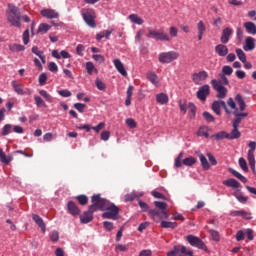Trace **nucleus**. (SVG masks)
<instances>
[{"instance_id":"53","label":"nucleus","mask_w":256,"mask_h":256,"mask_svg":"<svg viewBox=\"0 0 256 256\" xmlns=\"http://www.w3.org/2000/svg\"><path fill=\"white\" fill-rule=\"evenodd\" d=\"M117 71L121 73L123 77H127V70L125 69L124 65H116L115 66Z\"/></svg>"},{"instance_id":"55","label":"nucleus","mask_w":256,"mask_h":256,"mask_svg":"<svg viewBox=\"0 0 256 256\" xmlns=\"http://www.w3.org/2000/svg\"><path fill=\"white\" fill-rule=\"evenodd\" d=\"M222 75H232L233 74V68H231L230 66H224L222 68Z\"/></svg>"},{"instance_id":"44","label":"nucleus","mask_w":256,"mask_h":256,"mask_svg":"<svg viewBox=\"0 0 256 256\" xmlns=\"http://www.w3.org/2000/svg\"><path fill=\"white\" fill-rule=\"evenodd\" d=\"M236 54L238 59H240L242 63H245L247 61V56H245V52H243V50L237 49Z\"/></svg>"},{"instance_id":"52","label":"nucleus","mask_w":256,"mask_h":256,"mask_svg":"<svg viewBox=\"0 0 256 256\" xmlns=\"http://www.w3.org/2000/svg\"><path fill=\"white\" fill-rule=\"evenodd\" d=\"M178 34H179V29H177V27L171 26L169 28V35H170V37H177Z\"/></svg>"},{"instance_id":"50","label":"nucleus","mask_w":256,"mask_h":256,"mask_svg":"<svg viewBox=\"0 0 256 256\" xmlns=\"http://www.w3.org/2000/svg\"><path fill=\"white\" fill-rule=\"evenodd\" d=\"M39 94H40L42 97H44V99H46V101H48L49 103H51L52 97H51V95H50L49 93H47L46 90H40V91H39Z\"/></svg>"},{"instance_id":"48","label":"nucleus","mask_w":256,"mask_h":256,"mask_svg":"<svg viewBox=\"0 0 256 256\" xmlns=\"http://www.w3.org/2000/svg\"><path fill=\"white\" fill-rule=\"evenodd\" d=\"M202 115H203L205 121H207V123H213V121H215V117L213 115H211V113H209V112H203Z\"/></svg>"},{"instance_id":"3","label":"nucleus","mask_w":256,"mask_h":256,"mask_svg":"<svg viewBox=\"0 0 256 256\" xmlns=\"http://www.w3.org/2000/svg\"><path fill=\"white\" fill-rule=\"evenodd\" d=\"M8 21L13 25L14 27H20L21 26V13L19 12V8L15 7L14 5L9 4L8 5Z\"/></svg>"},{"instance_id":"11","label":"nucleus","mask_w":256,"mask_h":256,"mask_svg":"<svg viewBox=\"0 0 256 256\" xmlns=\"http://www.w3.org/2000/svg\"><path fill=\"white\" fill-rule=\"evenodd\" d=\"M221 107H223V109L227 113V115H231L229 108H227V104L223 100L214 101L212 104V111H214V113H216V115H221Z\"/></svg>"},{"instance_id":"6","label":"nucleus","mask_w":256,"mask_h":256,"mask_svg":"<svg viewBox=\"0 0 256 256\" xmlns=\"http://www.w3.org/2000/svg\"><path fill=\"white\" fill-rule=\"evenodd\" d=\"M148 215L155 223H161L163 219H169V211H161L158 209H150Z\"/></svg>"},{"instance_id":"43","label":"nucleus","mask_w":256,"mask_h":256,"mask_svg":"<svg viewBox=\"0 0 256 256\" xmlns=\"http://www.w3.org/2000/svg\"><path fill=\"white\" fill-rule=\"evenodd\" d=\"M187 109H188L189 113L191 114V117H195V115L197 113V108L195 107V104H193V102L188 103Z\"/></svg>"},{"instance_id":"60","label":"nucleus","mask_w":256,"mask_h":256,"mask_svg":"<svg viewBox=\"0 0 256 256\" xmlns=\"http://www.w3.org/2000/svg\"><path fill=\"white\" fill-rule=\"evenodd\" d=\"M219 77L221 80L218 81H220L222 85H229V79H227V76L225 74L220 73Z\"/></svg>"},{"instance_id":"56","label":"nucleus","mask_w":256,"mask_h":256,"mask_svg":"<svg viewBox=\"0 0 256 256\" xmlns=\"http://www.w3.org/2000/svg\"><path fill=\"white\" fill-rule=\"evenodd\" d=\"M207 157H208V160L211 165H213V166L217 165V159L215 158V156L213 154H211V152L207 153Z\"/></svg>"},{"instance_id":"35","label":"nucleus","mask_w":256,"mask_h":256,"mask_svg":"<svg viewBox=\"0 0 256 256\" xmlns=\"http://www.w3.org/2000/svg\"><path fill=\"white\" fill-rule=\"evenodd\" d=\"M197 135L199 137H205L206 139H209V128L207 126L200 127Z\"/></svg>"},{"instance_id":"24","label":"nucleus","mask_w":256,"mask_h":256,"mask_svg":"<svg viewBox=\"0 0 256 256\" xmlns=\"http://www.w3.org/2000/svg\"><path fill=\"white\" fill-rule=\"evenodd\" d=\"M233 129L228 133V139L233 141V139H239L241 137V132L239 131V126H232Z\"/></svg>"},{"instance_id":"4","label":"nucleus","mask_w":256,"mask_h":256,"mask_svg":"<svg viewBox=\"0 0 256 256\" xmlns=\"http://www.w3.org/2000/svg\"><path fill=\"white\" fill-rule=\"evenodd\" d=\"M146 37H148V39H156V41H171V37L169 34L165 33V30L163 29L154 30L148 28V34Z\"/></svg>"},{"instance_id":"1","label":"nucleus","mask_w":256,"mask_h":256,"mask_svg":"<svg viewBox=\"0 0 256 256\" xmlns=\"http://www.w3.org/2000/svg\"><path fill=\"white\" fill-rule=\"evenodd\" d=\"M96 205L100 211H106L102 214L103 219H112L117 221L119 219V207L110 203L109 200L101 198V194H95Z\"/></svg>"},{"instance_id":"19","label":"nucleus","mask_w":256,"mask_h":256,"mask_svg":"<svg viewBox=\"0 0 256 256\" xmlns=\"http://www.w3.org/2000/svg\"><path fill=\"white\" fill-rule=\"evenodd\" d=\"M32 219L36 223V225H38V227L41 228V231L45 233L46 226H45V222L43 221V218H41V216L37 214H32Z\"/></svg>"},{"instance_id":"23","label":"nucleus","mask_w":256,"mask_h":256,"mask_svg":"<svg viewBox=\"0 0 256 256\" xmlns=\"http://www.w3.org/2000/svg\"><path fill=\"white\" fill-rule=\"evenodd\" d=\"M156 101L159 105H167L169 103V96L165 93H159L156 95Z\"/></svg>"},{"instance_id":"42","label":"nucleus","mask_w":256,"mask_h":256,"mask_svg":"<svg viewBox=\"0 0 256 256\" xmlns=\"http://www.w3.org/2000/svg\"><path fill=\"white\" fill-rule=\"evenodd\" d=\"M238 163L242 171H245L246 173L249 171V167H247V161L245 158H239Z\"/></svg>"},{"instance_id":"27","label":"nucleus","mask_w":256,"mask_h":256,"mask_svg":"<svg viewBox=\"0 0 256 256\" xmlns=\"http://www.w3.org/2000/svg\"><path fill=\"white\" fill-rule=\"evenodd\" d=\"M128 19L131 21V23H134L135 25H143L145 23V20H143V18H141L137 14H130L128 16Z\"/></svg>"},{"instance_id":"45","label":"nucleus","mask_w":256,"mask_h":256,"mask_svg":"<svg viewBox=\"0 0 256 256\" xmlns=\"http://www.w3.org/2000/svg\"><path fill=\"white\" fill-rule=\"evenodd\" d=\"M95 85H96L97 89H99V91H105V89L107 87L105 85V83H103L102 80L99 78H96Z\"/></svg>"},{"instance_id":"5","label":"nucleus","mask_w":256,"mask_h":256,"mask_svg":"<svg viewBox=\"0 0 256 256\" xmlns=\"http://www.w3.org/2000/svg\"><path fill=\"white\" fill-rule=\"evenodd\" d=\"M186 241L191 245V247H196L197 249H201V251L209 252V248L205 245V242L201 240V238L193 235H188L186 237Z\"/></svg>"},{"instance_id":"37","label":"nucleus","mask_w":256,"mask_h":256,"mask_svg":"<svg viewBox=\"0 0 256 256\" xmlns=\"http://www.w3.org/2000/svg\"><path fill=\"white\" fill-rule=\"evenodd\" d=\"M162 229H177V222L161 221Z\"/></svg>"},{"instance_id":"58","label":"nucleus","mask_w":256,"mask_h":256,"mask_svg":"<svg viewBox=\"0 0 256 256\" xmlns=\"http://www.w3.org/2000/svg\"><path fill=\"white\" fill-rule=\"evenodd\" d=\"M91 129H93L95 133H99L102 129H105V122H100L97 126L92 127Z\"/></svg>"},{"instance_id":"2","label":"nucleus","mask_w":256,"mask_h":256,"mask_svg":"<svg viewBox=\"0 0 256 256\" xmlns=\"http://www.w3.org/2000/svg\"><path fill=\"white\" fill-rule=\"evenodd\" d=\"M98 210L99 208L97 206V198L95 197V195H93L92 205L88 207V211L80 215V222L83 224L91 223V221H93V213H95V211H98Z\"/></svg>"},{"instance_id":"10","label":"nucleus","mask_w":256,"mask_h":256,"mask_svg":"<svg viewBox=\"0 0 256 256\" xmlns=\"http://www.w3.org/2000/svg\"><path fill=\"white\" fill-rule=\"evenodd\" d=\"M179 57V53L175 51L163 52L159 55L160 63H171V61H175Z\"/></svg>"},{"instance_id":"64","label":"nucleus","mask_w":256,"mask_h":256,"mask_svg":"<svg viewBox=\"0 0 256 256\" xmlns=\"http://www.w3.org/2000/svg\"><path fill=\"white\" fill-rule=\"evenodd\" d=\"M58 94L61 96V97H71V91L69 90H59L58 91Z\"/></svg>"},{"instance_id":"31","label":"nucleus","mask_w":256,"mask_h":256,"mask_svg":"<svg viewBox=\"0 0 256 256\" xmlns=\"http://www.w3.org/2000/svg\"><path fill=\"white\" fill-rule=\"evenodd\" d=\"M244 27L249 35H256V25L253 22L244 23Z\"/></svg>"},{"instance_id":"51","label":"nucleus","mask_w":256,"mask_h":256,"mask_svg":"<svg viewBox=\"0 0 256 256\" xmlns=\"http://www.w3.org/2000/svg\"><path fill=\"white\" fill-rule=\"evenodd\" d=\"M143 35H145V30L140 29V30L137 31L136 36H135L136 43L141 42V38L143 37Z\"/></svg>"},{"instance_id":"47","label":"nucleus","mask_w":256,"mask_h":256,"mask_svg":"<svg viewBox=\"0 0 256 256\" xmlns=\"http://www.w3.org/2000/svg\"><path fill=\"white\" fill-rule=\"evenodd\" d=\"M38 83H39V85H41V87L46 85V83H47V74L46 73L40 74V76L38 78Z\"/></svg>"},{"instance_id":"12","label":"nucleus","mask_w":256,"mask_h":256,"mask_svg":"<svg viewBox=\"0 0 256 256\" xmlns=\"http://www.w3.org/2000/svg\"><path fill=\"white\" fill-rule=\"evenodd\" d=\"M211 93V88L209 85H203L200 87L197 91V98L200 99V101H206L208 95Z\"/></svg>"},{"instance_id":"33","label":"nucleus","mask_w":256,"mask_h":256,"mask_svg":"<svg viewBox=\"0 0 256 256\" xmlns=\"http://www.w3.org/2000/svg\"><path fill=\"white\" fill-rule=\"evenodd\" d=\"M51 29V25L47 23H41L38 27L37 33L40 35H45Z\"/></svg>"},{"instance_id":"39","label":"nucleus","mask_w":256,"mask_h":256,"mask_svg":"<svg viewBox=\"0 0 256 256\" xmlns=\"http://www.w3.org/2000/svg\"><path fill=\"white\" fill-rule=\"evenodd\" d=\"M12 131H13V125L6 124L2 128L1 135L2 137H7V135L11 134Z\"/></svg>"},{"instance_id":"21","label":"nucleus","mask_w":256,"mask_h":256,"mask_svg":"<svg viewBox=\"0 0 256 256\" xmlns=\"http://www.w3.org/2000/svg\"><path fill=\"white\" fill-rule=\"evenodd\" d=\"M233 35V30L231 28H225L222 32L221 43H229V37Z\"/></svg>"},{"instance_id":"49","label":"nucleus","mask_w":256,"mask_h":256,"mask_svg":"<svg viewBox=\"0 0 256 256\" xmlns=\"http://www.w3.org/2000/svg\"><path fill=\"white\" fill-rule=\"evenodd\" d=\"M34 100L37 107H47V104H45V101L40 96H34Z\"/></svg>"},{"instance_id":"54","label":"nucleus","mask_w":256,"mask_h":256,"mask_svg":"<svg viewBox=\"0 0 256 256\" xmlns=\"http://www.w3.org/2000/svg\"><path fill=\"white\" fill-rule=\"evenodd\" d=\"M126 125L130 127V129H135V127H137V122H135L133 118H127Z\"/></svg>"},{"instance_id":"8","label":"nucleus","mask_w":256,"mask_h":256,"mask_svg":"<svg viewBox=\"0 0 256 256\" xmlns=\"http://www.w3.org/2000/svg\"><path fill=\"white\" fill-rule=\"evenodd\" d=\"M82 17L88 27L95 28V10L93 9H82Z\"/></svg>"},{"instance_id":"38","label":"nucleus","mask_w":256,"mask_h":256,"mask_svg":"<svg viewBox=\"0 0 256 256\" xmlns=\"http://www.w3.org/2000/svg\"><path fill=\"white\" fill-rule=\"evenodd\" d=\"M9 49L12 53H19L20 51H25V46L20 44H10Z\"/></svg>"},{"instance_id":"26","label":"nucleus","mask_w":256,"mask_h":256,"mask_svg":"<svg viewBox=\"0 0 256 256\" xmlns=\"http://www.w3.org/2000/svg\"><path fill=\"white\" fill-rule=\"evenodd\" d=\"M223 185H226V187H232L233 189H239V187H241V184L233 178L224 180Z\"/></svg>"},{"instance_id":"17","label":"nucleus","mask_w":256,"mask_h":256,"mask_svg":"<svg viewBox=\"0 0 256 256\" xmlns=\"http://www.w3.org/2000/svg\"><path fill=\"white\" fill-rule=\"evenodd\" d=\"M67 209L70 215H73V217H77V215H81V210L79 207H77V204L73 201H69L67 203Z\"/></svg>"},{"instance_id":"32","label":"nucleus","mask_w":256,"mask_h":256,"mask_svg":"<svg viewBox=\"0 0 256 256\" xmlns=\"http://www.w3.org/2000/svg\"><path fill=\"white\" fill-rule=\"evenodd\" d=\"M229 173H232L236 179H239L242 183H247V178L233 168H229Z\"/></svg>"},{"instance_id":"14","label":"nucleus","mask_w":256,"mask_h":256,"mask_svg":"<svg viewBox=\"0 0 256 256\" xmlns=\"http://www.w3.org/2000/svg\"><path fill=\"white\" fill-rule=\"evenodd\" d=\"M11 85L15 91V93H17L18 95H31V90L29 89H23V85L17 83V81L13 80L11 82Z\"/></svg>"},{"instance_id":"25","label":"nucleus","mask_w":256,"mask_h":256,"mask_svg":"<svg viewBox=\"0 0 256 256\" xmlns=\"http://www.w3.org/2000/svg\"><path fill=\"white\" fill-rule=\"evenodd\" d=\"M215 51L216 53L220 56V57H225V55H227V53H229V49L227 48V46L223 45V44H219L215 47Z\"/></svg>"},{"instance_id":"41","label":"nucleus","mask_w":256,"mask_h":256,"mask_svg":"<svg viewBox=\"0 0 256 256\" xmlns=\"http://www.w3.org/2000/svg\"><path fill=\"white\" fill-rule=\"evenodd\" d=\"M216 141H221L222 139H229V133L225 131L218 132L214 135Z\"/></svg>"},{"instance_id":"15","label":"nucleus","mask_w":256,"mask_h":256,"mask_svg":"<svg viewBox=\"0 0 256 256\" xmlns=\"http://www.w3.org/2000/svg\"><path fill=\"white\" fill-rule=\"evenodd\" d=\"M207 77H209V74H207L206 71H201L199 73H195L193 75V82L195 83V85H201V83H203V81H205V79H207Z\"/></svg>"},{"instance_id":"22","label":"nucleus","mask_w":256,"mask_h":256,"mask_svg":"<svg viewBox=\"0 0 256 256\" xmlns=\"http://www.w3.org/2000/svg\"><path fill=\"white\" fill-rule=\"evenodd\" d=\"M234 197H236L237 201H239V203H242V205H245V203H247V201H249V197L243 195V192H241V190H236L234 192Z\"/></svg>"},{"instance_id":"29","label":"nucleus","mask_w":256,"mask_h":256,"mask_svg":"<svg viewBox=\"0 0 256 256\" xmlns=\"http://www.w3.org/2000/svg\"><path fill=\"white\" fill-rule=\"evenodd\" d=\"M198 157L200 159V163L202 165V168L205 171H209V169H211V164H209V161L207 160V157H205V155H203V154H199Z\"/></svg>"},{"instance_id":"40","label":"nucleus","mask_w":256,"mask_h":256,"mask_svg":"<svg viewBox=\"0 0 256 256\" xmlns=\"http://www.w3.org/2000/svg\"><path fill=\"white\" fill-rule=\"evenodd\" d=\"M154 205L156 209H159V211H169L167 210V203L161 202V201H154Z\"/></svg>"},{"instance_id":"16","label":"nucleus","mask_w":256,"mask_h":256,"mask_svg":"<svg viewBox=\"0 0 256 256\" xmlns=\"http://www.w3.org/2000/svg\"><path fill=\"white\" fill-rule=\"evenodd\" d=\"M42 17H46V19H58L59 13L53 9H43L41 10Z\"/></svg>"},{"instance_id":"34","label":"nucleus","mask_w":256,"mask_h":256,"mask_svg":"<svg viewBox=\"0 0 256 256\" xmlns=\"http://www.w3.org/2000/svg\"><path fill=\"white\" fill-rule=\"evenodd\" d=\"M146 77L148 81L152 83V85H157L159 83V78L157 77V74H155V72H148L146 74Z\"/></svg>"},{"instance_id":"63","label":"nucleus","mask_w":256,"mask_h":256,"mask_svg":"<svg viewBox=\"0 0 256 256\" xmlns=\"http://www.w3.org/2000/svg\"><path fill=\"white\" fill-rule=\"evenodd\" d=\"M86 69L89 75H93V73H97V68H95L94 65H87Z\"/></svg>"},{"instance_id":"18","label":"nucleus","mask_w":256,"mask_h":256,"mask_svg":"<svg viewBox=\"0 0 256 256\" xmlns=\"http://www.w3.org/2000/svg\"><path fill=\"white\" fill-rule=\"evenodd\" d=\"M243 49L244 51H253L255 49V38L251 36L247 37Z\"/></svg>"},{"instance_id":"61","label":"nucleus","mask_w":256,"mask_h":256,"mask_svg":"<svg viewBox=\"0 0 256 256\" xmlns=\"http://www.w3.org/2000/svg\"><path fill=\"white\" fill-rule=\"evenodd\" d=\"M181 159H183V152H181L175 159V167H182Z\"/></svg>"},{"instance_id":"20","label":"nucleus","mask_w":256,"mask_h":256,"mask_svg":"<svg viewBox=\"0 0 256 256\" xmlns=\"http://www.w3.org/2000/svg\"><path fill=\"white\" fill-rule=\"evenodd\" d=\"M13 161V155H6L5 152H3V148H0V162L3 163V165H9Z\"/></svg>"},{"instance_id":"9","label":"nucleus","mask_w":256,"mask_h":256,"mask_svg":"<svg viewBox=\"0 0 256 256\" xmlns=\"http://www.w3.org/2000/svg\"><path fill=\"white\" fill-rule=\"evenodd\" d=\"M179 254L193 255V250L188 249L186 246L183 245H176L171 251L167 252V256H177Z\"/></svg>"},{"instance_id":"13","label":"nucleus","mask_w":256,"mask_h":256,"mask_svg":"<svg viewBox=\"0 0 256 256\" xmlns=\"http://www.w3.org/2000/svg\"><path fill=\"white\" fill-rule=\"evenodd\" d=\"M32 53H34V55H37L38 58L34 59V63L36 65H45L46 61H45V55L43 54V52L41 50H39V48L37 47H33L32 48Z\"/></svg>"},{"instance_id":"30","label":"nucleus","mask_w":256,"mask_h":256,"mask_svg":"<svg viewBox=\"0 0 256 256\" xmlns=\"http://www.w3.org/2000/svg\"><path fill=\"white\" fill-rule=\"evenodd\" d=\"M247 159H248V163L252 169V172L254 173V175H256V169H255V153L253 152H248L247 155Z\"/></svg>"},{"instance_id":"57","label":"nucleus","mask_w":256,"mask_h":256,"mask_svg":"<svg viewBox=\"0 0 256 256\" xmlns=\"http://www.w3.org/2000/svg\"><path fill=\"white\" fill-rule=\"evenodd\" d=\"M85 107H86V105L83 103H75L74 104V109L79 111V113H83V111H85Z\"/></svg>"},{"instance_id":"46","label":"nucleus","mask_w":256,"mask_h":256,"mask_svg":"<svg viewBox=\"0 0 256 256\" xmlns=\"http://www.w3.org/2000/svg\"><path fill=\"white\" fill-rule=\"evenodd\" d=\"M76 199L81 205H87V203H89V198H87L85 195H79L76 197Z\"/></svg>"},{"instance_id":"36","label":"nucleus","mask_w":256,"mask_h":256,"mask_svg":"<svg viewBox=\"0 0 256 256\" xmlns=\"http://www.w3.org/2000/svg\"><path fill=\"white\" fill-rule=\"evenodd\" d=\"M182 163L186 166V167H193V165H195V163H197V158L190 156L185 158Z\"/></svg>"},{"instance_id":"28","label":"nucleus","mask_w":256,"mask_h":256,"mask_svg":"<svg viewBox=\"0 0 256 256\" xmlns=\"http://www.w3.org/2000/svg\"><path fill=\"white\" fill-rule=\"evenodd\" d=\"M235 101H236L237 105L239 106V110L245 111V109L247 108V104H245V100L243 99V96H241V94L236 95Z\"/></svg>"},{"instance_id":"7","label":"nucleus","mask_w":256,"mask_h":256,"mask_svg":"<svg viewBox=\"0 0 256 256\" xmlns=\"http://www.w3.org/2000/svg\"><path fill=\"white\" fill-rule=\"evenodd\" d=\"M210 84L212 85V89L217 92L218 99H225L227 97V88L224 87L221 81L213 79Z\"/></svg>"},{"instance_id":"59","label":"nucleus","mask_w":256,"mask_h":256,"mask_svg":"<svg viewBox=\"0 0 256 256\" xmlns=\"http://www.w3.org/2000/svg\"><path fill=\"white\" fill-rule=\"evenodd\" d=\"M245 240V232L243 230H239L236 233V241H244Z\"/></svg>"},{"instance_id":"62","label":"nucleus","mask_w":256,"mask_h":256,"mask_svg":"<svg viewBox=\"0 0 256 256\" xmlns=\"http://www.w3.org/2000/svg\"><path fill=\"white\" fill-rule=\"evenodd\" d=\"M213 241H219L220 236H219V232L215 231V230H210L209 231Z\"/></svg>"}]
</instances>
